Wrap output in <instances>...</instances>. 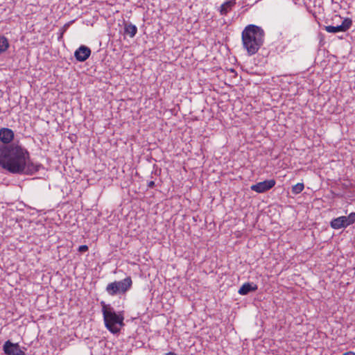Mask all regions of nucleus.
Instances as JSON below:
<instances>
[{"label":"nucleus","mask_w":355,"mask_h":355,"mask_svg":"<svg viewBox=\"0 0 355 355\" xmlns=\"http://www.w3.org/2000/svg\"><path fill=\"white\" fill-rule=\"evenodd\" d=\"M275 184L276 181L274 179L266 180L252 185L250 189L252 191L261 193L271 189L275 187Z\"/></svg>","instance_id":"423d86ee"},{"label":"nucleus","mask_w":355,"mask_h":355,"mask_svg":"<svg viewBox=\"0 0 355 355\" xmlns=\"http://www.w3.org/2000/svg\"><path fill=\"white\" fill-rule=\"evenodd\" d=\"M132 285V278L129 276L121 281H114L106 286V292L112 296L125 293Z\"/></svg>","instance_id":"20e7f679"},{"label":"nucleus","mask_w":355,"mask_h":355,"mask_svg":"<svg viewBox=\"0 0 355 355\" xmlns=\"http://www.w3.org/2000/svg\"><path fill=\"white\" fill-rule=\"evenodd\" d=\"M88 249H89V248L87 245H83L79 246L78 250L79 252L83 253V252H87L88 250Z\"/></svg>","instance_id":"f3484780"},{"label":"nucleus","mask_w":355,"mask_h":355,"mask_svg":"<svg viewBox=\"0 0 355 355\" xmlns=\"http://www.w3.org/2000/svg\"><path fill=\"white\" fill-rule=\"evenodd\" d=\"M102 313L105 327L112 334H116L120 331V327L124 325V317L121 313H116L110 304L101 302Z\"/></svg>","instance_id":"7ed1b4c3"},{"label":"nucleus","mask_w":355,"mask_h":355,"mask_svg":"<svg viewBox=\"0 0 355 355\" xmlns=\"http://www.w3.org/2000/svg\"><path fill=\"white\" fill-rule=\"evenodd\" d=\"M236 5V0H229L223 3L219 12L221 15H226Z\"/></svg>","instance_id":"f8f14e48"},{"label":"nucleus","mask_w":355,"mask_h":355,"mask_svg":"<svg viewBox=\"0 0 355 355\" xmlns=\"http://www.w3.org/2000/svg\"><path fill=\"white\" fill-rule=\"evenodd\" d=\"M148 187V188H153L155 186V183L154 181H150L148 182V184H147Z\"/></svg>","instance_id":"6ab92c4d"},{"label":"nucleus","mask_w":355,"mask_h":355,"mask_svg":"<svg viewBox=\"0 0 355 355\" xmlns=\"http://www.w3.org/2000/svg\"><path fill=\"white\" fill-rule=\"evenodd\" d=\"M137 33V28L130 22H124V33L133 37Z\"/></svg>","instance_id":"ddd939ff"},{"label":"nucleus","mask_w":355,"mask_h":355,"mask_svg":"<svg viewBox=\"0 0 355 355\" xmlns=\"http://www.w3.org/2000/svg\"><path fill=\"white\" fill-rule=\"evenodd\" d=\"M304 188L303 183H297L292 187V193L295 195L300 193Z\"/></svg>","instance_id":"2eb2a0df"},{"label":"nucleus","mask_w":355,"mask_h":355,"mask_svg":"<svg viewBox=\"0 0 355 355\" xmlns=\"http://www.w3.org/2000/svg\"><path fill=\"white\" fill-rule=\"evenodd\" d=\"M72 22L73 21H70V22L67 23L66 24L64 25V26L62 28L63 31H62V33H61L60 37H62V35H63L64 32H65L67 30V28H69L70 24H71Z\"/></svg>","instance_id":"a211bd4d"},{"label":"nucleus","mask_w":355,"mask_h":355,"mask_svg":"<svg viewBox=\"0 0 355 355\" xmlns=\"http://www.w3.org/2000/svg\"><path fill=\"white\" fill-rule=\"evenodd\" d=\"M166 355H177V354L174 352H170L166 353Z\"/></svg>","instance_id":"412c9836"},{"label":"nucleus","mask_w":355,"mask_h":355,"mask_svg":"<svg viewBox=\"0 0 355 355\" xmlns=\"http://www.w3.org/2000/svg\"><path fill=\"white\" fill-rule=\"evenodd\" d=\"M3 349L6 355H26L22 351L18 343H13L10 340L5 342Z\"/></svg>","instance_id":"0eeeda50"},{"label":"nucleus","mask_w":355,"mask_h":355,"mask_svg":"<svg viewBox=\"0 0 355 355\" xmlns=\"http://www.w3.org/2000/svg\"><path fill=\"white\" fill-rule=\"evenodd\" d=\"M258 289L257 284L254 283L247 282L243 284L239 288L238 293L241 295H245L250 292L256 291Z\"/></svg>","instance_id":"9d476101"},{"label":"nucleus","mask_w":355,"mask_h":355,"mask_svg":"<svg viewBox=\"0 0 355 355\" xmlns=\"http://www.w3.org/2000/svg\"><path fill=\"white\" fill-rule=\"evenodd\" d=\"M0 166L13 174L31 175L42 165L30 160L28 151L19 144L0 146Z\"/></svg>","instance_id":"f257e3e1"},{"label":"nucleus","mask_w":355,"mask_h":355,"mask_svg":"<svg viewBox=\"0 0 355 355\" xmlns=\"http://www.w3.org/2000/svg\"><path fill=\"white\" fill-rule=\"evenodd\" d=\"M347 227L355 223V212L350 213L347 216H345Z\"/></svg>","instance_id":"dca6fc26"},{"label":"nucleus","mask_w":355,"mask_h":355,"mask_svg":"<svg viewBox=\"0 0 355 355\" xmlns=\"http://www.w3.org/2000/svg\"><path fill=\"white\" fill-rule=\"evenodd\" d=\"M15 137L13 130L8 128H0V141L2 146L11 145Z\"/></svg>","instance_id":"6e6552de"},{"label":"nucleus","mask_w":355,"mask_h":355,"mask_svg":"<svg viewBox=\"0 0 355 355\" xmlns=\"http://www.w3.org/2000/svg\"><path fill=\"white\" fill-rule=\"evenodd\" d=\"M9 47V42L5 36L0 37V54L4 53Z\"/></svg>","instance_id":"4468645a"},{"label":"nucleus","mask_w":355,"mask_h":355,"mask_svg":"<svg viewBox=\"0 0 355 355\" xmlns=\"http://www.w3.org/2000/svg\"><path fill=\"white\" fill-rule=\"evenodd\" d=\"M352 25V20L350 18H345L342 21L340 25L334 26H324V29L331 33H336L338 32H346Z\"/></svg>","instance_id":"39448f33"},{"label":"nucleus","mask_w":355,"mask_h":355,"mask_svg":"<svg viewBox=\"0 0 355 355\" xmlns=\"http://www.w3.org/2000/svg\"><path fill=\"white\" fill-rule=\"evenodd\" d=\"M345 216H340L336 218H334L330 222L331 227L334 230H340L341 228H345L347 227V223L345 222Z\"/></svg>","instance_id":"9b49d317"},{"label":"nucleus","mask_w":355,"mask_h":355,"mask_svg":"<svg viewBox=\"0 0 355 355\" xmlns=\"http://www.w3.org/2000/svg\"><path fill=\"white\" fill-rule=\"evenodd\" d=\"M90 55V49L85 45H81L74 53V57L78 62H85Z\"/></svg>","instance_id":"1a4fd4ad"},{"label":"nucleus","mask_w":355,"mask_h":355,"mask_svg":"<svg viewBox=\"0 0 355 355\" xmlns=\"http://www.w3.org/2000/svg\"><path fill=\"white\" fill-rule=\"evenodd\" d=\"M264 37L265 32L260 26L249 24L245 27L241 33V39L243 46L248 55H253L258 52L263 44Z\"/></svg>","instance_id":"f03ea898"},{"label":"nucleus","mask_w":355,"mask_h":355,"mask_svg":"<svg viewBox=\"0 0 355 355\" xmlns=\"http://www.w3.org/2000/svg\"><path fill=\"white\" fill-rule=\"evenodd\" d=\"M343 355H355V353L350 351V352L344 353Z\"/></svg>","instance_id":"aec40b11"}]
</instances>
